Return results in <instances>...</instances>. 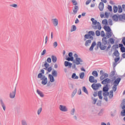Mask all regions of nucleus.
<instances>
[{"mask_svg": "<svg viewBox=\"0 0 125 125\" xmlns=\"http://www.w3.org/2000/svg\"><path fill=\"white\" fill-rule=\"evenodd\" d=\"M74 56L75 60H74V57H73V52H69L68 55L65 56V60L67 61H72L74 64L72 65V69H75V71L77 70L76 65H82V63L83 62V61L82 58H79V56L76 53L74 54Z\"/></svg>", "mask_w": 125, "mask_h": 125, "instance_id": "1", "label": "nucleus"}, {"mask_svg": "<svg viewBox=\"0 0 125 125\" xmlns=\"http://www.w3.org/2000/svg\"><path fill=\"white\" fill-rule=\"evenodd\" d=\"M94 36H95V32L93 31H89L88 34H86L84 36V39H86V40H89L86 41L85 42V45L86 46H89V44H88V43H91V41H93V37H94Z\"/></svg>", "mask_w": 125, "mask_h": 125, "instance_id": "2", "label": "nucleus"}, {"mask_svg": "<svg viewBox=\"0 0 125 125\" xmlns=\"http://www.w3.org/2000/svg\"><path fill=\"white\" fill-rule=\"evenodd\" d=\"M107 39H108L107 37H104L102 39V42H98L97 45L100 47L101 50H105L107 48L106 44H109L110 43L109 42L107 41Z\"/></svg>", "mask_w": 125, "mask_h": 125, "instance_id": "3", "label": "nucleus"}, {"mask_svg": "<svg viewBox=\"0 0 125 125\" xmlns=\"http://www.w3.org/2000/svg\"><path fill=\"white\" fill-rule=\"evenodd\" d=\"M114 15L112 16V19L113 21H115V22H118V21H123V20H125V14L123 15H119L118 14Z\"/></svg>", "mask_w": 125, "mask_h": 125, "instance_id": "4", "label": "nucleus"}, {"mask_svg": "<svg viewBox=\"0 0 125 125\" xmlns=\"http://www.w3.org/2000/svg\"><path fill=\"white\" fill-rule=\"evenodd\" d=\"M38 79H40L41 81H42L41 83L43 84V85H45L47 83V78L45 76H42L41 78H38Z\"/></svg>", "mask_w": 125, "mask_h": 125, "instance_id": "5", "label": "nucleus"}, {"mask_svg": "<svg viewBox=\"0 0 125 125\" xmlns=\"http://www.w3.org/2000/svg\"><path fill=\"white\" fill-rule=\"evenodd\" d=\"M100 86H101V84L100 83H97V84L93 83L91 85V87L92 88H93L94 90H97V89L99 88Z\"/></svg>", "mask_w": 125, "mask_h": 125, "instance_id": "6", "label": "nucleus"}, {"mask_svg": "<svg viewBox=\"0 0 125 125\" xmlns=\"http://www.w3.org/2000/svg\"><path fill=\"white\" fill-rule=\"evenodd\" d=\"M111 83V79L109 78H106L102 81V84H108Z\"/></svg>", "mask_w": 125, "mask_h": 125, "instance_id": "7", "label": "nucleus"}, {"mask_svg": "<svg viewBox=\"0 0 125 125\" xmlns=\"http://www.w3.org/2000/svg\"><path fill=\"white\" fill-rule=\"evenodd\" d=\"M59 109L60 111H62V112H67V111H68V108H67V107L63 105H60Z\"/></svg>", "mask_w": 125, "mask_h": 125, "instance_id": "8", "label": "nucleus"}, {"mask_svg": "<svg viewBox=\"0 0 125 125\" xmlns=\"http://www.w3.org/2000/svg\"><path fill=\"white\" fill-rule=\"evenodd\" d=\"M121 81H122V78L120 77L116 78V79L113 82V84L118 86L119 84L121 82Z\"/></svg>", "mask_w": 125, "mask_h": 125, "instance_id": "9", "label": "nucleus"}, {"mask_svg": "<svg viewBox=\"0 0 125 125\" xmlns=\"http://www.w3.org/2000/svg\"><path fill=\"white\" fill-rule=\"evenodd\" d=\"M16 94V87H15V89L13 91L10 93V98L13 99L15 97V95Z\"/></svg>", "mask_w": 125, "mask_h": 125, "instance_id": "10", "label": "nucleus"}, {"mask_svg": "<svg viewBox=\"0 0 125 125\" xmlns=\"http://www.w3.org/2000/svg\"><path fill=\"white\" fill-rule=\"evenodd\" d=\"M89 81L91 83H97V80L95 79L94 77L93 76H90L89 77Z\"/></svg>", "mask_w": 125, "mask_h": 125, "instance_id": "11", "label": "nucleus"}, {"mask_svg": "<svg viewBox=\"0 0 125 125\" xmlns=\"http://www.w3.org/2000/svg\"><path fill=\"white\" fill-rule=\"evenodd\" d=\"M72 65H73V63H72L68 61L64 62L65 67H68V68H72Z\"/></svg>", "mask_w": 125, "mask_h": 125, "instance_id": "12", "label": "nucleus"}, {"mask_svg": "<svg viewBox=\"0 0 125 125\" xmlns=\"http://www.w3.org/2000/svg\"><path fill=\"white\" fill-rule=\"evenodd\" d=\"M103 92H107L109 91V84H106L103 88Z\"/></svg>", "mask_w": 125, "mask_h": 125, "instance_id": "13", "label": "nucleus"}, {"mask_svg": "<svg viewBox=\"0 0 125 125\" xmlns=\"http://www.w3.org/2000/svg\"><path fill=\"white\" fill-rule=\"evenodd\" d=\"M99 8L100 11H103V10L104 9V3L100 2L99 4Z\"/></svg>", "mask_w": 125, "mask_h": 125, "instance_id": "14", "label": "nucleus"}, {"mask_svg": "<svg viewBox=\"0 0 125 125\" xmlns=\"http://www.w3.org/2000/svg\"><path fill=\"white\" fill-rule=\"evenodd\" d=\"M44 75V69H41V73H40L37 76V78H42V77L45 76Z\"/></svg>", "mask_w": 125, "mask_h": 125, "instance_id": "15", "label": "nucleus"}, {"mask_svg": "<svg viewBox=\"0 0 125 125\" xmlns=\"http://www.w3.org/2000/svg\"><path fill=\"white\" fill-rule=\"evenodd\" d=\"M48 79H49L50 82L51 83H54V82L55 81V80L54 79V77L51 74L48 75Z\"/></svg>", "mask_w": 125, "mask_h": 125, "instance_id": "16", "label": "nucleus"}, {"mask_svg": "<svg viewBox=\"0 0 125 125\" xmlns=\"http://www.w3.org/2000/svg\"><path fill=\"white\" fill-rule=\"evenodd\" d=\"M104 29L105 32H106V33L108 32H111L112 31V30H111V28H110V26L107 25H104Z\"/></svg>", "mask_w": 125, "mask_h": 125, "instance_id": "17", "label": "nucleus"}, {"mask_svg": "<svg viewBox=\"0 0 125 125\" xmlns=\"http://www.w3.org/2000/svg\"><path fill=\"white\" fill-rule=\"evenodd\" d=\"M113 34V32L111 31H108L106 33V39H109L112 37V35Z\"/></svg>", "mask_w": 125, "mask_h": 125, "instance_id": "18", "label": "nucleus"}, {"mask_svg": "<svg viewBox=\"0 0 125 125\" xmlns=\"http://www.w3.org/2000/svg\"><path fill=\"white\" fill-rule=\"evenodd\" d=\"M0 104L1 106V107H2L3 108V110H4V111H5V109L6 108V107L5 106V104H4V103L3 102V101H2V100H0Z\"/></svg>", "mask_w": 125, "mask_h": 125, "instance_id": "19", "label": "nucleus"}, {"mask_svg": "<svg viewBox=\"0 0 125 125\" xmlns=\"http://www.w3.org/2000/svg\"><path fill=\"white\" fill-rule=\"evenodd\" d=\"M104 74H105V72H104L103 70H102L100 71V75H101V76L100 77V79L101 81H103V80H104Z\"/></svg>", "mask_w": 125, "mask_h": 125, "instance_id": "20", "label": "nucleus"}, {"mask_svg": "<svg viewBox=\"0 0 125 125\" xmlns=\"http://www.w3.org/2000/svg\"><path fill=\"white\" fill-rule=\"evenodd\" d=\"M79 10V6L78 5L74 6V9L73 10V13L74 14H77Z\"/></svg>", "mask_w": 125, "mask_h": 125, "instance_id": "21", "label": "nucleus"}, {"mask_svg": "<svg viewBox=\"0 0 125 125\" xmlns=\"http://www.w3.org/2000/svg\"><path fill=\"white\" fill-rule=\"evenodd\" d=\"M120 50L122 53V57L123 58H125V47H123V48H120Z\"/></svg>", "mask_w": 125, "mask_h": 125, "instance_id": "22", "label": "nucleus"}, {"mask_svg": "<svg viewBox=\"0 0 125 125\" xmlns=\"http://www.w3.org/2000/svg\"><path fill=\"white\" fill-rule=\"evenodd\" d=\"M53 20V24L55 26V27H56V26L58 25V20L57 19H54Z\"/></svg>", "mask_w": 125, "mask_h": 125, "instance_id": "23", "label": "nucleus"}, {"mask_svg": "<svg viewBox=\"0 0 125 125\" xmlns=\"http://www.w3.org/2000/svg\"><path fill=\"white\" fill-rule=\"evenodd\" d=\"M113 70L112 71L110 72V75L109 76V78H112V77H114L115 75H116V70L115 69V67H113Z\"/></svg>", "mask_w": 125, "mask_h": 125, "instance_id": "24", "label": "nucleus"}, {"mask_svg": "<svg viewBox=\"0 0 125 125\" xmlns=\"http://www.w3.org/2000/svg\"><path fill=\"white\" fill-rule=\"evenodd\" d=\"M51 58H52V62H53V63H56V62H57V58L56 57V56H55L54 55H52Z\"/></svg>", "mask_w": 125, "mask_h": 125, "instance_id": "25", "label": "nucleus"}, {"mask_svg": "<svg viewBox=\"0 0 125 125\" xmlns=\"http://www.w3.org/2000/svg\"><path fill=\"white\" fill-rule=\"evenodd\" d=\"M113 54L114 56H116V57H119V56H120V53L119 52V51H118V50L117 49L115 50Z\"/></svg>", "mask_w": 125, "mask_h": 125, "instance_id": "26", "label": "nucleus"}, {"mask_svg": "<svg viewBox=\"0 0 125 125\" xmlns=\"http://www.w3.org/2000/svg\"><path fill=\"white\" fill-rule=\"evenodd\" d=\"M91 21L92 22L93 25H96L98 24V22H97V20H95L94 18H92L91 19Z\"/></svg>", "mask_w": 125, "mask_h": 125, "instance_id": "27", "label": "nucleus"}, {"mask_svg": "<svg viewBox=\"0 0 125 125\" xmlns=\"http://www.w3.org/2000/svg\"><path fill=\"white\" fill-rule=\"evenodd\" d=\"M71 78L74 80H78V79H79V76H77V74L74 73L72 74Z\"/></svg>", "mask_w": 125, "mask_h": 125, "instance_id": "28", "label": "nucleus"}, {"mask_svg": "<svg viewBox=\"0 0 125 125\" xmlns=\"http://www.w3.org/2000/svg\"><path fill=\"white\" fill-rule=\"evenodd\" d=\"M37 93H38V94H39L41 97H43V96H44L42 93V92L40 91L39 89L37 90Z\"/></svg>", "mask_w": 125, "mask_h": 125, "instance_id": "29", "label": "nucleus"}, {"mask_svg": "<svg viewBox=\"0 0 125 125\" xmlns=\"http://www.w3.org/2000/svg\"><path fill=\"white\" fill-rule=\"evenodd\" d=\"M57 75H58V73L56 70H54L52 71V76H53V77H57Z\"/></svg>", "mask_w": 125, "mask_h": 125, "instance_id": "30", "label": "nucleus"}, {"mask_svg": "<svg viewBox=\"0 0 125 125\" xmlns=\"http://www.w3.org/2000/svg\"><path fill=\"white\" fill-rule=\"evenodd\" d=\"M118 7L116 5L113 6V12L114 13H117L118 12Z\"/></svg>", "mask_w": 125, "mask_h": 125, "instance_id": "31", "label": "nucleus"}, {"mask_svg": "<svg viewBox=\"0 0 125 125\" xmlns=\"http://www.w3.org/2000/svg\"><path fill=\"white\" fill-rule=\"evenodd\" d=\"M102 24L105 25V26H107L108 25V20L107 19H104L102 21Z\"/></svg>", "mask_w": 125, "mask_h": 125, "instance_id": "32", "label": "nucleus"}, {"mask_svg": "<svg viewBox=\"0 0 125 125\" xmlns=\"http://www.w3.org/2000/svg\"><path fill=\"white\" fill-rule=\"evenodd\" d=\"M21 125H28V123L27 122V120L25 119H23L21 121Z\"/></svg>", "mask_w": 125, "mask_h": 125, "instance_id": "33", "label": "nucleus"}, {"mask_svg": "<svg viewBox=\"0 0 125 125\" xmlns=\"http://www.w3.org/2000/svg\"><path fill=\"white\" fill-rule=\"evenodd\" d=\"M92 74L93 76H94V77H98V72H97V71L96 70L93 71L92 73Z\"/></svg>", "mask_w": 125, "mask_h": 125, "instance_id": "34", "label": "nucleus"}, {"mask_svg": "<svg viewBox=\"0 0 125 125\" xmlns=\"http://www.w3.org/2000/svg\"><path fill=\"white\" fill-rule=\"evenodd\" d=\"M108 42H109L111 44H114L115 43V40L114 38H109Z\"/></svg>", "mask_w": 125, "mask_h": 125, "instance_id": "35", "label": "nucleus"}, {"mask_svg": "<svg viewBox=\"0 0 125 125\" xmlns=\"http://www.w3.org/2000/svg\"><path fill=\"white\" fill-rule=\"evenodd\" d=\"M109 95H110V93L108 91L104 92L103 93V95L104 97H107V96H109Z\"/></svg>", "mask_w": 125, "mask_h": 125, "instance_id": "36", "label": "nucleus"}, {"mask_svg": "<svg viewBox=\"0 0 125 125\" xmlns=\"http://www.w3.org/2000/svg\"><path fill=\"white\" fill-rule=\"evenodd\" d=\"M83 91L84 93H86V94H88V91H87V89H86V87H85V86L83 87Z\"/></svg>", "mask_w": 125, "mask_h": 125, "instance_id": "37", "label": "nucleus"}, {"mask_svg": "<svg viewBox=\"0 0 125 125\" xmlns=\"http://www.w3.org/2000/svg\"><path fill=\"white\" fill-rule=\"evenodd\" d=\"M123 12V8L122 6L118 5V13H122Z\"/></svg>", "mask_w": 125, "mask_h": 125, "instance_id": "38", "label": "nucleus"}, {"mask_svg": "<svg viewBox=\"0 0 125 125\" xmlns=\"http://www.w3.org/2000/svg\"><path fill=\"white\" fill-rule=\"evenodd\" d=\"M117 79L116 76H113L109 79L110 80V83H113V82H115V80Z\"/></svg>", "mask_w": 125, "mask_h": 125, "instance_id": "39", "label": "nucleus"}, {"mask_svg": "<svg viewBox=\"0 0 125 125\" xmlns=\"http://www.w3.org/2000/svg\"><path fill=\"white\" fill-rule=\"evenodd\" d=\"M77 91H78V90H77V88H76L72 92V95H71V97L72 98H73V97H74L75 96V95H76V93H77Z\"/></svg>", "mask_w": 125, "mask_h": 125, "instance_id": "40", "label": "nucleus"}, {"mask_svg": "<svg viewBox=\"0 0 125 125\" xmlns=\"http://www.w3.org/2000/svg\"><path fill=\"white\" fill-rule=\"evenodd\" d=\"M71 2L73 4V5H78V2L76 0H72Z\"/></svg>", "mask_w": 125, "mask_h": 125, "instance_id": "41", "label": "nucleus"}, {"mask_svg": "<svg viewBox=\"0 0 125 125\" xmlns=\"http://www.w3.org/2000/svg\"><path fill=\"white\" fill-rule=\"evenodd\" d=\"M117 86L118 85L113 84V86H112V90H113L114 92H116V91H117Z\"/></svg>", "mask_w": 125, "mask_h": 125, "instance_id": "42", "label": "nucleus"}, {"mask_svg": "<svg viewBox=\"0 0 125 125\" xmlns=\"http://www.w3.org/2000/svg\"><path fill=\"white\" fill-rule=\"evenodd\" d=\"M77 30V26L76 25H72V28L71 29V32H74Z\"/></svg>", "mask_w": 125, "mask_h": 125, "instance_id": "43", "label": "nucleus"}, {"mask_svg": "<svg viewBox=\"0 0 125 125\" xmlns=\"http://www.w3.org/2000/svg\"><path fill=\"white\" fill-rule=\"evenodd\" d=\"M80 79H83L84 78V72H82L79 75Z\"/></svg>", "mask_w": 125, "mask_h": 125, "instance_id": "44", "label": "nucleus"}, {"mask_svg": "<svg viewBox=\"0 0 125 125\" xmlns=\"http://www.w3.org/2000/svg\"><path fill=\"white\" fill-rule=\"evenodd\" d=\"M104 111V109H102L98 113V116H102L103 115V112Z\"/></svg>", "mask_w": 125, "mask_h": 125, "instance_id": "45", "label": "nucleus"}, {"mask_svg": "<svg viewBox=\"0 0 125 125\" xmlns=\"http://www.w3.org/2000/svg\"><path fill=\"white\" fill-rule=\"evenodd\" d=\"M121 115L122 117H125V109L122 110V111L121 112Z\"/></svg>", "mask_w": 125, "mask_h": 125, "instance_id": "46", "label": "nucleus"}, {"mask_svg": "<svg viewBox=\"0 0 125 125\" xmlns=\"http://www.w3.org/2000/svg\"><path fill=\"white\" fill-rule=\"evenodd\" d=\"M95 34H96V35L97 36V37H99V36H100V35H101L100 31L96 30Z\"/></svg>", "mask_w": 125, "mask_h": 125, "instance_id": "47", "label": "nucleus"}, {"mask_svg": "<svg viewBox=\"0 0 125 125\" xmlns=\"http://www.w3.org/2000/svg\"><path fill=\"white\" fill-rule=\"evenodd\" d=\"M97 26L98 30H101L102 27H101V24H100V22H98Z\"/></svg>", "mask_w": 125, "mask_h": 125, "instance_id": "48", "label": "nucleus"}, {"mask_svg": "<svg viewBox=\"0 0 125 125\" xmlns=\"http://www.w3.org/2000/svg\"><path fill=\"white\" fill-rule=\"evenodd\" d=\"M107 9H108V10L109 11H110V12H112V11H113V9H112V6H111L110 5H108Z\"/></svg>", "mask_w": 125, "mask_h": 125, "instance_id": "49", "label": "nucleus"}, {"mask_svg": "<svg viewBox=\"0 0 125 125\" xmlns=\"http://www.w3.org/2000/svg\"><path fill=\"white\" fill-rule=\"evenodd\" d=\"M44 66L45 68H48V67H49V64L47 62H45Z\"/></svg>", "mask_w": 125, "mask_h": 125, "instance_id": "50", "label": "nucleus"}, {"mask_svg": "<svg viewBox=\"0 0 125 125\" xmlns=\"http://www.w3.org/2000/svg\"><path fill=\"white\" fill-rule=\"evenodd\" d=\"M92 99L93 101V104H96V102H97V99H95L93 97H92Z\"/></svg>", "mask_w": 125, "mask_h": 125, "instance_id": "51", "label": "nucleus"}, {"mask_svg": "<svg viewBox=\"0 0 125 125\" xmlns=\"http://www.w3.org/2000/svg\"><path fill=\"white\" fill-rule=\"evenodd\" d=\"M104 15H105L106 18H109V16H110V13H108V12H105L104 13Z\"/></svg>", "mask_w": 125, "mask_h": 125, "instance_id": "52", "label": "nucleus"}, {"mask_svg": "<svg viewBox=\"0 0 125 125\" xmlns=\"http://www.w3.org/2000/svg\"><path fill=\"white\" fill-rule=\"evenodd\" d=\"M112 48H114V49H117L119 48V45L118 44L113 45L112 46Z\"/></svg>", "mask_w": 125, "mask_h": 125, "instance_id": "53", "label": "nucleus"}, {"mask_svg": "<svg viewBox=\"0 0 125 125\" xmlns=\"http://www.w3.org/2000/svg\"><path fill=\"white\" fill-rule=\"evenodd\" d=\"M42 108L40 107V108H39V109L38 110V115H40V114H41V113L42 112Z\"/></svg>", "mask_w": 125, "mask_h": 125, "instance_id": "54", "label": "nucleus"}, {"mask_svg": "<svg viewBox=\"0 0 125 125\" xmlns=\"http://www.w3.org/2000/svg\"><path fill=\"white\" fill-rule=\"evenodd\" d=\"M108 23L109 25H110V26H112V25H113V21L112 20V19H109L108 20Z\"/></svg>", "mask_w": 125, "mask_h": 125, "instance_id": "55", "label": "nucleus"}, {"mask_svg": "<svg viewBox=\"0 0 125 125\" xmlns=\"http://www.w3.org/2000/svg\"><path fill=\"white\" fill-rule=\"evenodd\" d=\"M70 114L71 115H72V116H74V115H75V108H73L71 112H70Z\"/></svg>", "mask_w": 125, "mask_h": 125, "instance_id": "56", "label": "nucleus"}, {"mask_svg": "<svg viewBox=\"0 0 125 125\" xmlns=\"http://www.w3.org/2000/svg\"><path fill=\"white\" fill-rule=\"evenodd\" d=\"M114 61L115 63H117L118 61H120V57L115 58L114 59Z\"/></svg>", "mask_w": 125, "mask_h": 125, "instance_id": "57", "label": "nucleus"}, {"mask_svg": "<svg viewBox=\"0 0 125 125\" xmlns=\"http://www.w3.org/2000/svg\"><path fill=\"white\" fill-rule=\"evenodd\" d=\"M101 37H105V32H104V31H101Z\"/></svg>", "mask_w": 125, "mask_h": 125, "instance_id": "58", "label": "nucleus"}, {"mask_svg": "<svg viewBox=\"0 0 125 125\" xmlns=\"http://www.w3.org/2000/svg\"><path fill=\"white\" fill-rule=\"evenodd\" d=\"M57 45H58V43H57V42H55L53 43V46L55 48V47H57Z\"/></svg>", "mask_w": 125, "mask_h": 125, "instance_id": "59", "label": "nucleus"}, {"mask_svg": "<svg viewBox=\"0 0 125 125\" xmlns=\"http://www.w3.org/2000/svg\"><path fill=\"white\" fill-rule=\"evenodd\" d=\"M51 71H52V67L50 66L49 67H48L47 71L49 73H50V72H51Z\"/></svg>", "mask_w": 125, "mask_h": 125, "instance_id": "60", "label": "nucleus"}, {"mask_svg": "<svg viewBox=\"0 0 125 125\" xmlns=\"http://www.w3.org/2000/svg\"><path fill=\"white\" fill-rule=\"evenodd\" d=\"M10 6H11L12 7H15V8H16L17 7V4H13L10 5Z\"/></svg>", "mask_w": 125, "mask_h": 125, "instance_id": "61", "label": "nucleus"}, {"mask_svg": "<svg viewBox=\"0 0 125 125\" xmlns=\"http://www.w3.org/2000/svg\"><path fill=\"white\" fill-rule=\"evenodd\" d=\"M47 62H48V63H51V58H48L47 59Z\"/></svg>", "mask_w": 125, "mask_h": 125, "instance_id": "62", "label": "nucleus"}, {"mask_svg": "<svg viewBox=\"0 0 125 125\" xmlns=\"http://www.w3.org/2000/svg\"><path fill=\"white\" fill-rule=\"evenodd\" d=\"M122 42H123V44L125 45V37H124L122 39Z\"/></svg>", "mask_w": 125, "mask_h": 125, "instance_id": "63", "label": "nucleus"}, {"mask_svg": "<svg viewBox=\"0 0 125 125\" xmlns=\"http://www.w3.org/2000/svg\"><path fill=\"white\" fill-rule=\"evenodd\" d=\"M122 105H125V99L123 100L121 106H122Z\"/></svg>", "mask_w": 125, "mask_h": 125, "instance_id": "64", "label": "nucleus"}]
</instances>
